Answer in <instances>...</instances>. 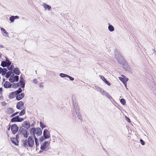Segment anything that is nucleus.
<instances>
[{
  "label": "nucleus",
  "mask_w": 156,
  "mask_h": 156,
  "mask_svg": "<svg viewBox=\"0 0 156 156\" xmlns=\"http://www.w3.org/2000/svg\"><path fill=\"white\" fill-rule=\"evenodd\" d=\"M34 144V141L31 136L28 137L27 140L26 139L23 141V145L25 147H28L29 146L32 147Z\"/></svg>",
  "instance_id": "f257e3e1"
},
{
  "label": "nucleus",
  "mask_w": 156,
  "mask_h": 156,
  "mask_svg": "<svg viewBox=\"0 0 156 156\" xmlns=\"http://www.w3.org/2000/svg\"><path fill=\"white\" fill-rule=\"evenodd\" d=\"M11 64V62L8 59H6V61L2 62L1 66L3 67L7 66L9 70H12L14 68V66L13 65L9 66Z\"/></svg>",
  "instance_id": "f03ea898"
},
{
  "label": "nucleus",
  "mask_w": 156,
  "mask_h": 156,
  "mask_svg": "<svg viewBox=\"0 0 156 156\" xmlns=\"http://www.w3.org/2000/svg\"><path fill=\"white\" fill-rule=\"evenodd\" d=\"M30 132L31 133H32L34 137L36 134L37 136H39L41 135L42 133L41 129L39 128H33L31 129Z\"/></svg>",
  "instance_id": "7ed1b4c3"
},
{
  "label": "nucleus",
  "mask_w": 156,
  "mask_h": 156,
  "mask_svg": "<svg viewBox=\"0 0 156 156\" xmlns=\"http://www.w3.org/2000/svg\"><path fill=\"white\" fill-rule=\"evenodd\" d=\"M11 130L13 134H16L18 131V128L16 124L12 125L11 127Z\"/></svg>",
  "instance_id": "20e7f679"
},
{
  "label": "nucleus",
  "mask_w": 156,
  "mask_h": 156,
  "mask_svg": "<svg viewBox=\"0 0 156 156\" xmlns=\"http://www.w3.org/2000/svg\"><path fill=\"white\" fill-rule=\"evenodd\" d=\"M24 119L22 118H20L19 116H15L11 120V122H21Z\"/></svg>",
  "instance_id": "39448f33"
},
{
  "label": "nucleus",
  "mask_w": 156,
  "mask_h": 156,
  "mask_svg": "<svg viewBox=\"0 0 156 156\" xmlns=\"http://www.w3.org/2000/svg\"><path fill=\"white\" fill-rule=\"evenodd\" d=\"M43 135L44 139H48L50 137V135L49 131L46 129L44 130Z\"/></svg>",
  "instance_id": "423d86ee"
},
{
  "label": "nucleus",
  "mask_w": 156,
  "mask_h": 156,
  "mask_svg": "<svg viewBox=\"0 0 156 156\" xmlns=\"http://www.w3.org/2000/svg\"><path fill=\"white\" fill-rule=\"evenodd\" d=\"M20 133L22 136L25 138H27L29 134L27 133V131L24 129H22L20 130Z\"/></svg>",
  "instance_id": "0eeeda50"
},
{
  "label": "nucleus",
  "mask_w": 156,
  "mask_h": 156,
  "mask_svg": "<svg viewBox=\"0 0 156 156\" xmlns=\"http://www.w3.org/2000/svg\"><path fill=\"white\" fill-rule=\"evenodd\" d=\"M49 145V143L48 141H46L44 143H42L41 145V149L42 150H44Z\"/></svg>",
  "instance_id": "6e6552de"
},
{
  "label": "nucleus",
  "mask_w": 156,
  "mask_h": 156,
  "mask_svg": "<svg viewBox=\"0 0 156 156\" xmlns=\"http://www.w3.org/2000/svg\"><path fill=\"white\" fill-rule=\"evenodd\" d=\"M24 105V104L23 102L19 101L17 104L16 108L18 109L21 110L23 108Z\"/></svg>",
  "instance_id": "1a4fd4ad"
},
{
  "label": "nucleus",
  "mask_w": 156,
  "mask_h": 156,
  "mask_svg": "<svg viewBox=\"0 0 156 156\" xmlns=\"http://www.w3.org/2000/svg\"><path fill=\"white\" fill-rule=\"evenodd\" d=\"M1 33L3 36L5 37H8V33L2 27L1 28Z\"/></svg>",
  "instance_id": "9d476101"
},
{
  "label": "nucleus",
  "mask_w": 156,
  "mask_h": 156,
  "mask_svg": "<svg viewBox=\"0 0 156 156\" xmlns=\"http://www.w3.org/2000/svg\"><path fill=\"white\" fill-rule=\"evenodd\" d=\"M16 97V99L17 100L19 101L23 98L24 96V94L23 93H21V94H17Z\"/></svg>",
  "instance_id": "9b49d317"
},
{
  "label": "nucleus",
  "mask_w": 156,
  "mask_h": 156,
  "mask_svg": "<svg viewBox=\"0 0 156 156\" xmlns=\"http://www.w3.org/2000/svg\"><path fill=\"white\" fill-rule=\"evenodd\" d=\"M119 79L123 83H126L128 80V79L125 76H123V77H119Z\"/></svg>",
  "instance_id": "f8f14e48"
},
{
  "label": "nucleus",
  "mask_w": 156,
  "mask_h": 156,
  "mask_svg": "<svg viewBox=\"0 0 156 156\" xmlns=\"http://www.w3.org/2000/svg\"><path fill=\"white\" fill-rule=\"evenodd\" d=\"M12 85L9 82L6 81L4 84V86L5 88H9L11 87Z\"/></svg>",
  "instance_id": "ddd939ff"
},
{
  "label": "nucleus",
  "mask_w": 156,
  "mask_h": 156,
  "mask_svg": "<svg viewBox=\"0 0 156 156\" xmlns=\"http://www.w3.org/2000/svg\"><path fill=\"white\" fill-rule=\"evenodd\" d=\"M17 94V92H12L9 95V98L10 99L13 98Z\"/></svg>",
  "instance_id": "4468645a"
},
{
  "label": "nucleus",
  "mask_w": 156,
  "mask_h": 156,
  "mask_svg": "<svg viewBox=\"0 0 156 156\" xmlns=\"http://www.w3.org/2000/svg\"><path fill=\"white\" fill-rule=\"evenodd\" d=\"M19 18V17L18 16H12L10 17L9 20L11 21V22H14L15 19H18Z\"/></svg>",
  "instance_id": "2eb2a0df"
},
{
  "label": "nucleus",
  "mask_w": 156,
  "mask_h": 156,
  "mask_svg": "<svg viewBox=\"0 0 156 156\" xmlns=\"http://www.w3.org/2000/svg\"><path fill=\"white\" fill-rule=\"evenodd\" d=\"M23 126L26 129H28L30 126V124L28 122H24L23 123Z\"/></svg>",
  "instance_id": "dca6fc26"
},
{
  "label": "nucleus",
  "mask_w": 156,
  "mask_h": 156,
  "mask_svg": "<svg viewBox=\"0 0 156 156\" xmlns=\"http://www.w3.org/2000/svg\"><path fill=\"white\" fill-rule=\"evenodd\" d=\"M14 112V110L12 108H9L6 111V113L9 114H11Z\"/></svg>",
  "instance_id": "f3484780"
},
{
  "label": "nucleus",
  "mask_w": 156,
  "mask_h": 156,
  "mask_svg": "<svg viewBox=\"0 0 156 156\" xmlns=\"http://www.w3.org/2000/svg\"><path fill=\"white\" fill-rule=\"evenodd\" d=\"M43 6L45 9H47L48 10H50L51 8V7L50 5L45 3L43 4Z\"/></svg>",
  "instance_id": "a211bd4d"
},
{
  "label": "nucleus",
  "mask_w": 156,
  "mask_h": 156,
  "mask_svg": "<svg viewBox=\"0 0 156 156\" xmlns=\"http://www.w3.org/2000/svg\"><path fill=\"white\" fill-rule=\"evenodd\" d=\"M11 141L15 145H18V141L16 139L13 138L11 140Z\"/></svg>",
  "instance_id": "6ab92c4d"
},
{
  "label": "nucleus",
  "mask_w": 156,
  "mask_h": 156,
  "mask_svg": "<svg viewBox=\"0 0 156 156\" xmlns=\"http://www.w3.org/2000/svg\"><path fill=\"white\" fill-rule=\"evenodd\" d=\"M14 71L16 75H19L20 73V69L18 68H16L14 70Z\"/></svg>",
  "instance_id": "aec40b11"
},
{
  "label": "nucleus",
  "mask_w": 156,
  "mask_h": 156,
  "mask_svg": "<svg viewBox=\"0 0 156 156\" xmlns=\"http://www.w3.org/2000/svg\"><path fill=\"white\" fill-rule=\"evenodd\" d=\"M100 91L102 94L105 96L107 95L108 93L106 92L104 90L102 89H100Z\"/></svg>",
  "instance_id": "412c9836"
},
{
  "label": "nucleus",
  "mask_w": 156,
  "mask_h": 156,
  "mask_svg": "<svg viewBox=\"0 0 156 156\" xmlns=\"http://www.w3.org/2000/svg\"><path fill=\"white\" fill-rule=\"evenodd\" d=\"M108 30L110 32H112L114 30V27L112 25H109L108 27Z\"/></svg>",
  "instance_id": "4be33fe9"
},
{
  "label": "nucleus",
  "mask_w": 156,
  "mask_h": 156,
  "mask_svg": "<svg viewBox=\"0 0 156 156\" xmlns=\"http://www.w3.org/2000/svg\"><path fill=\"white\" fill-rule=\"evenodd\" d=\"M7 71V70L6 69L4 68L2 70L1 72L0 73H1L2 75L3 76L6 73Z\"/></svg>",
  "instance_id": "5701e85b"
},
{
  "label": "nucleus",
  "mask_w": 156,
  "mask_h": 156,
  "mask_svg": "<svg viewBox=\"0 0 156 156\" xmlns=\"http://www.w3.org/2000/svg\"><path fill=\"white\" fill-rule=\"evenodd\" d=\"M34 139L35 140V143L37 147V146H38L39 145L38 140L36 137V136H34Z\"/></svg>",
  "instance_id": "b1692460"
},
{
  "label": "nucleus",
  "mask_w": 156,
  "mask_h": 156,
  "mask_svg": "<svg viewBox=\"0 0 156 156\" xmlns=\"http://www.w3.org/2000/svg\"><path fill=\"white\" fill-rule=\"evenodd\" d=\"M20 86L22 88H24L25 84V83L24 82L22 81H20Z\"/></svg>",
  "instance_id": "393cba45"
},
{
  "label": "nucleus",
  "mask_w": 156,
  "mask_h": 156,
  "mask_svg": "<svg viewBox=\"0 0 156 156\" xmlns=\"http://www.w3.org/2000/svg\"><path fill=\"white\" fill-rule=\"evenodd\" d=\"M59 76L61 77H67L68 75L63 73H61L60 74Z\"/></svg>",
  "instance_id": "a878e982"
},
{
  "label": "nucleus",
  "mask_w": 156,
  "mask_h": 156,
  "mask_svg": "<svg viewBox=\"0 0 156 156\" xmlns=\"http://www.w3.org/2000/svg\"><path fill=\"white\" fill-rule=\"evenodd\" d=\"M25 113V111L24 109L23 110L19 113V115L22 116Z\"/></svg>",
  "instance_id": "bb28decb"
},
{
  "label": "nucleus",
  "mask_w": 156,
  "mask_h": 156,
  "mask_svg": "<svg viewBox=\"0 0 156 156\" xmlns=\"http://www.w3.org/2000/svg\"><path fill=\"white\" fill-rule=\"evenodd\" d=\"M11 74V72L10 71H9L8 72L6 73V75H5V77L7 78H8L10 76V75Z\"/></svg>",
  "instance_id": "cd10ccee"
},
{
  "label": "nucleus",
  "mask_w": 156,
  "mask_h": 156,
  "mask_svg": "<svg viewBox=\"0 0 156 156\" xmlns=\"http://www.w3.org/2000/svg\"><path fill=\"white\" fill-rule=\"evenodd\" d=\"M120 102L123 105H125L126 104V101L123 98L121 99Z\"/></svg>",
  "instance_id": "c85d7f7f"
},
{
  "label": "nucleus",
  "mask_w": 156,
  "mask_h": 156,
  "mask_svg": "<svg viewBox=\"0 0 156 156\" xmlns=\"http://www.w3.org/2000/svg\"><path fill=\"white\" fill-rule=\"evenodd\" d=\"M9 80L10 81V82L12 83H13L15 81L14 78L12 76H11L10 77Z\"/></svg>",
  "instance_id": "c756f323"
},
{
  "label": "nucleus",
  "mask_w": 156,
  "mask_h": 156,
  "mask_svg": "<svg viewBox=\"0 0 156 156\" xmlns=\"http://www.w3.org/2000/svg\"><path fill=\"white\" fill-rule=\"evenodd\" d=\"M75 111L76 112V113L77 114H78L79 115V113H78L79 111V108L78 107L76 106V107H75Z\"/></svg>",
  "instance_id": "7c9ffc66"
},
{
  "label": "nucleus",
  "mask_w": 156,
  "mask_h": 156,
  "mask_svg": "<svg viewBox=\"0 0 156 156\" xmlns=\"http://www.w3.org/2000/svg\"><path fill=\"white\" fill-rule=\"evenodd\" d=\"M118 55H119V56H117L115 54V58L117 59V60L119 61V58L120 57H121V55L120 54H118Z\"/></svg>",
  "instance_id": "2f4dec72"
},
{
  "label": "nucleus",
  "mask_w": 156,
  "mask_h": 156,
  "mask_svg": "<svg viewBox=\"0 0 156 156\" xmlns=\"http://www.w3.org/2000/svg\"><path fill=\"white\" fill-rule=\"evenodd\" d=\"M14 78V80L15 81H18L19 80V77L17 76H15L13 77Z\"/></svg>",
  "instance_id": "473e14b6"
},
{
  "label": "nucleus",
  "mask_w": 156,
  "mask_h": 156,
  "mask_svg": "<svg viewBox=\"0 0 156 156\" xmlns=\"http://www.w3.org/2000/svg\"><path fill=\"white\" fill-rule=\"evenodd\" d=\"M40 127L42 128V129L46 127V126H45L44 124L41 122H40Z\"/></svg>",
  "instance_id": "72a5a7b5"
},
{
  "label": "nucleus",
  "mask_w": 156,
  "mask_h": 156,
  "mask_svg": "<svg viewBox=\"0 0 156 156\" xmlns=\"http://www.w3.org/2000/svg\"><path fill=\"white\" fill-rule=\"evenodd\" d=\"M22 91V89L20 88H19L18 90H16L15 92H17V94H20Z\"/></svg>",
  "instance_id": "f704fd0d"
},
{
  "label": "nucleus",
  "mask_w": 156,
  "mask_h": 156,
  "mask_svg": "<svg viewBox=\"0 0 156 156\" xmlns=\"http://www.w3.org/2000/svg\"><path fill=\"white\" fill-rule=\"evenodd\" d=\"M99 77H100L101 79V80L104 81L106 80L105 78L102 75H100Z\"/></svg>",
  "instance_id": "c9c22d12"
},
{
  "label": "nucleus",
  "mask_w": 156,
  "mask_h": 156,
  "mask_svg": "<svg viewBox=\"0 0 156 156\" xmlns=\"http://www.w3.org/2000/svg\"><path fill=\"white\" fill-rule=\"evenodd\" d=\"M44 136H41L39 139V141L40 142H42L44 140Z\"/></svg>",
  "instance_id": "e433bc0d"
},
{
  "label": "nucleus",
  "mask_w": 156,
  "mask_h": 156,
  "mask_svg": "<svg viewBox=\"0 0 156 156\" xmlns=\"http://www.w3.org/2000/svg\"><path fill=\"white\" fill-rule=\"evenodd\" d=\"M18 86V84L17 83H14L12 87L15 88V87H17Z\"/></svg>",
  "instance_id": "4c0bfd02"
},
{
  "label": "nucleus",
  "mask_w": 156,
  "mask_h": 156,
  "mask_svg": "<svg viewBox=\"0 0 156 156\" xmlns=\"http://www.w3.org/2000/svg\"><path fill=\"white\" fill-rule=\"evenodd\" d=\"M67 77L69 78V79H70V80L71 81H73L74 80V79L73 77L69 75Z\"/></svg>",
  "instance_id": "58836bf2"
},
{
  "label": "nucleus",
  "mask_w": 156,
  "mask_h": 156,
  "mask_svg": "<svg viewBox=\"0 0 156 156\" xmlns=\"http://www.w3.org/2000/svg\"><path fill=\"white\" fill-rule=\"evenodd\" d=\"M33 82L34 83L37 84V80L36 79H34L33 80Z\"/></svg>",
  "instance_id": "ea45409f"
},
{
  "label": "nucleus",
  "mask_w": 156,
  "mask_h": 156,
  "mask_svg": "<svg viewBox=\"0 0 156 156\" xmlns=\"http://www.w3.org/2000/svg\"><path fill=\"white\" fill-rule=\"evenodd\" d=\"M19 113V112H16L14 113H13V114H12L10 116V117H12L16 115H17L18 113Z\"/></svg>",
  "instance_id": "a19ab883"
},
{
  "label": "nucleus",
  "mask_w": 156,
  "mask_h": 156,
  "mask_svg": "<svg viewBox=\"0 0 156 156\" xmlns=\"http://www.w3.org/2000/svg\"><path fill=\"white\" fill-rule=\"evenodd\" d=\"M104 82L109 86H110V83H109L108 82V81H107L106 80H105Z\"/></svg>",
  "instance_id": "79ce46f5"
},
{
  "label": "nucleus",
  "mask_w": 156,
  "mask_h": 156,
  "mask_svg": "<svg viewBox=\"0 0 156 156\" xmlns=\"http://www.w3.org/2000/svg\"><path fill=\"white\" fill-rule=\"evenodd\" d=\"M140 142H141V144L142 145H144L145 144L144 142L142 139L140 140Z\"/></svg>",
  "instance_id": "37998d69"
},
{
  "label": "nucleus",
  "mask_w": 156,
  "mask_h": 156,
  "mask_svg": "<svg viewBox=\"0 0 156 156\" xmlns=\"http://www.w3.org/2000/svg\"><path fill=\"white\" fill-rule=\"evenodd\" d=\"M105 96L107 97L109 99L111 98V96L108 93L107 94V95H106Z\"/></svg>",
  "instance_id": "c03bdc74"
},
{
  "label": "nucleus",
  "mask_w": 156,
  "mask_h": 156,
  "mask_svg": "<svg viewBox=\"0 0 156 156\" xmlns=\"http://www.w3.org/2000/svg\"><path fill=\"white\" fill-rule=\"evenodd\" d=\"M95 88L98 91H100V89H101V88H100L98 87H95Z\"/></svg>",
  "instance_id": "a18cd8bd"
},
{
  "label": "nucleus",
  "mask_w": 156,
  "mask_h": 156,
  "mask_svg": "<svg viewBox=\"0 0 156 156\" xmlns=\"http://www.w3.org/2000/svg\"><path fill=\"white\" fill-rule=\"evenodd\" d=\"M126 119L128 122H130V119L127 117H126Z\"/></svg>",
  "instance_id": "49530a36"
},
{
  "label": "nucleus",
  "mask_w": 156,
  "mask_h": 156,
  "mask_svg": "<svg viewBox=\"0 0 156 156\" xmlns=\"http://www.w3.org/2000/svg\"><path fill=\"white\" fill-rule=\"evenodd\" d=\"M126 83H123V84H124L126 88L127 89L128 88H127V85H126Z\"/></svg>",
  "instance_id": "de8ad7c7"
},
{
  "label": "nucleus",
  "mask_w": 156,
  "mask_h": 156,
  "mask_svg": "<svg viewBox=\"0 0 156 156\" xmlns=\"http://www.w3.org/2000/svg\"><path fill=\"white\" fill-rule=\"evenodd\" d=\"M2 91V88H0V93H1Z\"/></svg>",
  "instance_id": "09e8293b"
},
{
  "label": "nucleus",
  "mask_w": 156,
  "mask_h": 156,
  "mask_svg": "<svg viewBox=\"0 0 156 156\" xmlns=\"http://www.w3.org/2000/svg\"><path fill=\"white\" fill-rule=\"evenodd\" d=\"M10 126H9V127L8 128V130H10Z\"/></svg>",
  "instance_id": "8fccbe9b"
},
{
  "label": "nucleus",
  "mask_w": 156,
  "mask_h": 156,
  "mask_svg": "<svg viewBox=\"0 0 156 156\" xmlns=\"http://www.w3.org/2000/svg\"><path fill=\"white\" fill-rule=\"evenodd\" d=\"M121 76H122L123 77V76H124V75H121Z\"/></svg>",
  "instance_id": "3c124183"
},
{
  "label": "nucleus",
  "mask_w": 156,
  "mask_h": 156,
  "mask_svg": "<svg viewBox=\"0 0 156 156\" xmlns=\"http://www.w3.org/2000/svg\"><path fill=\"white\" fill-rule=\"evenodd\" d=\"M40 87H42V85H40Z\"/></svg>",
  "instance_id": "603ef678"
}]
</instances>
